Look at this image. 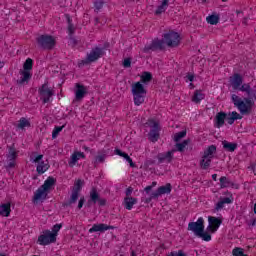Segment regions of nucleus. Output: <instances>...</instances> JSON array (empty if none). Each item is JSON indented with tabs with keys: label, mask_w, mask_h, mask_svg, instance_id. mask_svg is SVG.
Segmentation results:
<instances>
[{
	"label": "nucleus",
	"mask_w": 256,
	"mask_h": 256,
	"mask_svg": "<svg viewBox=\"0 0 256 256\" xmlns=\"http://www.w3.org/2000/svg\"><path fill=\"white\" fill-rule=\"evenodd\" d=\"M230 83L235 91H241L247 95V97H244L242 100L237 94H232L231 100L234 107L238 109L240 115H251V111H253V107H255V100H253L255 90L251 88V84H243V76L239 73H235L230 77Z\"/></svg>",
	"instance_id": "nucleus-1"
},
{
	"label": "nucleus",
	"mask_w": 256,
	"mask_h": 256,
	"mask_svg": "<svg viewBox=\"0 0 256 256\" xmlns=\"http://www.w3.org/2000/svg\"><path fill=\"white\" fill-rule=\"evenodd\" d=\"M53 185H55V178L48 177L47 180H45L44 184L36 190L33 197L34 203H37V201H45Z\"/></svg>",
	"instance_id": "nucleus-2"
},
{
	"label": "nucleus",
	"mask_w": 256,
	"mask_h": 256,
	"mask_svg": "<svg viewBox=\"0 0 256 256\" xmlns=\"http://www.w3.org/2000/svg\"><path fill=\"white\" fill-rule=\"evenodd\" d=\"M132 95L134 97V104L139 107L145 103V95H147V90L141 82H136L132 85Z\"/></svg>",
	"instance_id": "nucleus-3"
},
{
	"label": "nucleus",
	"mask_w": 256,
	"mask_h": 256,
	"mask_svg": "<svg viewBox=\"0 0 256 256\" xmlns=\"http://www.w3.org/2000/svg\"><path fill=\"white\" fill-rule=\"evenodd\" d=\"M36 43L40 49L44 51H51L55 49V45H57V41L55 38L48 34H42L36 38Z\"/></svg>",
	"instance_id": "nucleus-4"
},
{
	"label": "nucleus",
	"mask_w": 256,
	"mask_h": 256,
	"mask_svg": "<svg viewBox=\"0 0 256 256\" xmlns=\"http://www.w3.org/2000/svg\"><path fill=\"white\" fill-rule=\"evenodd\" d=\"M104 55L105 49L96 46L92 48L90 53L87 54L85 60H82L79 63V67H81V65H89V63H95V61H99V59H101V57H104Z\"/></svg>",
	"instance_id": "nucleus-5"
},
{
	"label": "nucleus",
	"mask_w": 256,
	"mask_h": 256,
	"mask_svg": "<svg viewBox=\"0 0 256 256\" xmlns=\"http://www.w3.org/2000/svg\"><path fill=\"white\" fill-rule=\"evenodd\" d=\"M163 41L168 47H179V43H181V36L179 33L171 30L163 35Z\"/></svg>",
	"instance_id": "nucleus-6"
},
{
	"label": "nucleus",
	"mask_w": 256,
	"mask_h": 256,
	"mask_svg": "<svg viewBox=\"0 0 256 256\" xmlns=\"http://www.w3.org/2000/svg\"><path fill=\"white\" fill-rule=\"evenodd\" d=\"M38 93L40 95V99L45 105V103H49L51 99L53 98V95H55V91L53 89L49 88L48 83H44L39 89Z\"/></svg>",
	"instance_id": "nucleus-7"
},
{
	"label": "nucleus",
	"mask_w": 256,
	"mask_h": 256,
	"mask_svg": "<svg viewBox=\"0 0 256 256\" xmlns=\"http://www.w3.org/2000/svg\"><path fill=\"white\" fill-rule=\"evenodd\" d=\"M188 231H192L196 237L202 233V231H205V220L203 217L198 218L196 222H190L188 224Z\"/></svg>",
	"instance_id": "nucleus-8"
},
{
	"label": "nucleus",
	"mask_w": 256,
	"mask_h": 256,
	"mask_svg": "<svg viewBox=\"0 0 256 256\" xmlns=\"http://www.w3.org/2000/svg\"><path fill=\"white\" fill-rule=\"evenodd\" d=\"M97 203L98 205H100V207H105V205H107V200L101 198L96 188H92V190L90 191V199L88 200V205L91 206Z\"/></svg>",
	"instance_id": "nucleus-9"
},
{
	"label": "nucleus",
	"mask_w": 256,
	"mask_h": 256,
	"mask_svg": "<svg viewBox=\"0 0 256 256\" xmlns=\"http://www.w3.org/2000/svg\"><path fill=\"white\" fill-rule=\"evenodd\" d=\"M165 49L164 40L159 38L154 39L149 45H146L143 49L144 53H149L150 51H163Z\"/></svg>",
	"instance_id": "nucleus-10"
},
{
	"label": "nucleus",
	"mask_w": 256,
	"mask_h": 256,
	"mask_svg": "<svg viewBox=\"0 0 256 256\" xmlns=\"http://www.w3.org/2000/svg\"><path fill=\"white\" fill-rule=\"evenodd\" d=\"M57 238H55V234H52L51 231L46 230L42 235L38 237L39 245H51V243H55Z\"/></svg>",
	"instance_id": "nucleus-11"
},
{
	"label": "nucleus",
	"mask_w": 256,
	"mask_h": 256,
	"mask_svg": "<svg viewBox=\"0 0 256 256\" xmlns=\"http://www.w3.org/2000/svg\"><path fill=\"white\" fill-rule=\"evenodd\" d=\"M43 155H38L34 160L33 163H38L36 171L39 175H43L45 171L49 169V162L42 161Z\"/></svg>",
	"instance_id": "nucleus-12"
},
{
	"label": "nucleus",
	"mask_w": 256,
	"mask_h": 256,
	"mask_svg": "<svg viewBox=\"0 0 256 256\" xmlns=\"http://www.w3.org/2000/svg\"><path fill=\"white\" fill-rule=\"evenodd\" d=\"M171 185L168 183L165 186H160L155 192L150 195V199H158L161 195H169L171 193Z\"/></svg>",
	"instance_id": "nucleus-13"
},
{
	"label": "nucleus",
	"mask_w": 256,
	"mask_h": 256,
	"mask_svg": "<svg viewBox=\"0 0 256 256\" xmlns=\"http://www.w3.org/2000/svg\"><path fill=\"white\" fill-rule=\"evenodd\" d=\"M176 152H177V150L172 149L168 152L158 154V156H157L158 162L159 163H171V161H173V155Z\"/></svg>",
	"instance_id": "nucleus-14"
},
{
	"label": "nucleus",
	"mask_w": 256,
	"mask_h": 256,
	"mask_svg": "<svg viewBox=\"0 0 256 256\" xmlns=\"http://www.w3.org/2000/svg\"><path fill=\"white\" fill-rule=\"evenodd\" d=\"M208 227L207 230L211 231V233H215V231H217V229H219V227H221V219L217 218V217H213V216H209L208 217Z\"/></svg>",
	"instance_id": "nucleus-15"
},
{
	"label": "nucleus",
	"mask_w": 256,
	"mask_h": 256,
	"mask_svg": "<svg viewBox=\"0 0 256 256\" xmlns=\"http://www.w3.org/2000/svg\"><path fill=\"white\" fill-rule=\"evenodd\" d=\"M109 229H113V226L103 223L94 224L92 228L89 229V233H105V231H109Z\"/></svg>",
	"instance_id": "nucleus-16"
},
{
	"label": "nucleus",
	"mask_w": 256,
	"mask_h": 256,
	"mask_svg": "<svg viewBox=\"0 0 256 256\" xmlns=\"http://www.w3.org/2000/svg\"><path fill=\"white\" fill-rule=\"evenodd\" d=\"M226 119H227V113L218 112L214 118L215 127H217L218 129H221V127H223V125H225Z\"/></svg>",
	"instance_id": "nucleus-17"
},
{
	"label": "nucleus",
	"mask_w": 256,
	"mask_h": 256,
	"mask_svg": "<svg viewBox=\"0 0 256 256\" xmlns=\"http://www.w3.org/2000/svg\"><path fill=\"white\" fill-rule=\"evenodd\" d=\"M87 95V88L79 83L76 84L75 99L81 101Z\"/></svg>",
	"instance_id": "nucleus-18"
},
{
	"label": "nucleus",
	"mask_w": 256,
	"mask_h": 256,
	"mask_svg": "<svg viewBox=\"0 0 256 256\" xmlns=\"http://www.w3.org/2000/svg\"><path fill=\"white\" fill-rule=\"evenodd\" d=\"M233 203V196L230 195L229 197L220 198V201L217 202L215 206L216 211H221L225 205H231Z\"/></svg>",
	"instance_id": "nucleus-19"
},
{
	"label": "nucleus",
	"mask_w": 256,
	"mask_h": 256,
	"mask_svg": "<svg viewBox=\"0 0 256 256\" xmlns=\"http://www.w3.org/2000/svg\"><path fill=\"white\" fill-rule=\"evenodd\" d=\"M79 159H85V153L74 152L71 155L70 160L68 162L69 167H75V165H77V161H79Z\"/></svg>",
	"instance_id": "nucleus-20"
},
{
	"label": "nucleus",
	"mask_w": 256,
	"mask_h": 256,
	"mask_svg": "<svg viewBox=\"0 0 256 256\" xmlns=\"http://www.w3.org/2000/svg\"><path fill=\"white\" fill-rule=\"evenodd\" d=\"M20 75V79L17 80L19 85H23V83H29V81H31V77H33V74H31V72L28 70L20 71Z\"/></svg>",
	"instance_id": "nucleus-21"
},
{
	"label": "nucleus",
	"mask_w": 256,
	"mask_h": 256,
	"mask_svg": "<svg viewBox=\"0 0 256 256\" xmlns=\"http://www.w3.org/2000/svg\"><path fill=\"white\" fill-rule=\"evenodd\" d=\"M238 119H243V116L237 113V111L226 114V122L228 123V125H233V123H235V121H237Z\"/></svg>",
	"instance_id": "nucleus-22"
},
{
	"label": "nucleus",
	"mask_w": 256,
	"mask_h": 256,
	"mask_svg": "<svg viewBox=\"0 0 256 256\" xmlns=\"http://www.w3.org/2000/svg\"><path fill=\"white\" fill-rule=\"evenodd\" d=\"M123 205L127 211H131V209H133V205H137V198L125 197Z\"/></svg>",
	"instance_id": "nucleus-23"
},
{
	"label": "nucleus",
	"mask_w": 256,
	"mask_h": 256,
	"mask_svg": "<svg viewBox=\"0 0 256 256\" xmlns=\"http://www.w3.org/2000/svg\"><path fill=\"white\" fill-rule=\"evenodd\" d=\"M205 99V93L202 90H195L192 96L193 103L199 104Z\"/></svg>",
	"instance_id": "nucleus-24"
},
{
	"label": "nucleus",
	"mask_w": 256,
	"mask_h": 256,
	"mask_svg": "<svg viewBox=\"0 0 256 256\" xmlns=\"http://www.w3.org/2000/svg\"><path fill=\"white\" fill-rule=\"evenodd\" d=\"M215 153H217V146L210 145L204 150L203 156L213 159L215 157Z\"/></svg>",
	"instance_id": "nucleus-25"
},
{
	"label": "nucleus",
	"mask_w": 256,
	"mask_h": 256,
	"mask_svg": "<svg viewBox=\"0 0 256 256\" xmlns=\"http://www.w3.org/2000/svg\"><path fill=\"white\" fill-rule=\"evenodd\" d=\"M0 215L2 217H9V215H11V204L10 203L0 205Z\"/></svg>",
	"instance_id": "nucleus-26"
},
{
	"label": "nucleus",
	"mask_w": 256,
	"mask_h": 256,
	"mask_svg": "<svg viewBox=\"0 0 256 256\" xmlns=\"http://www.w3.org/2000/svg\"><path fill=\"white\" fill-rule=\"evenodd\" d=\"M146 129H159V120L151 118L144 124Z\"/></svg>",
	"instance_id": "nucleus-27"
},
{
	"label": "nucleus",
	"mask_w": 256,
	"mask_h": 256,
	"mask_svg": "<svg viewBox=\"0 0 256 256\" xmlns=\"http://www.w3.org/2000/svg\"><path fill=\"white\" fill-rule=\"evenodd\" d=\"M167 7H169V0H163L161 5H159L155 10V15H161L162 13H165V11H167Z\"/></svg>",
	"instance_id": "nucleus-28"
},
{
	"label": "nucleus",
	"mask_w": 256,
	"mask_h": 256,
	"mask_svg": "<svg viewBox=\"0 0 256 256\" xmlns=\"http://www.w3.org/2000/svg\"><path fill=\"white\" fill-rule=\"evenodd\" d=\"M153 81V74L151 72H143L140 76V83L147 85V83H151Z\"/></svg>",
	"instance_id": "nucleus-29"
},
{
	"label": "nucleus",
	"mask_w": 256,
	"mask_h": 256,
	"mask_svg": "<svg viewBox=\"0 0 256 256\" xmlns=\"http://www.w3.org/2000/svg\"><path fill=\"white\" fill-rule=\"evenodd\" d=\"M222 145H223V149H225V151H229L230 153H233V151L237 149V143L229 142L226 140L222 142Z\"/></svg>",
	"instance_id": "nucleus-30"
},
{
	"label": "nucleus",
	"mask_w": 256,
	"mask_h": 256,
	"mask_svg": "<svg viewBox=\"0 0 256 256\" xmlns=\"http://www.w3.org/2000/svg\"><path fill=\"white\" fill-rule=\"evenodd\" d=\"M116 155H119L120 157H124V159L129 163L130 167H135V163H133V159H131V157H129V154L116 149L115 150Z\"/></svg>",
	"instance_id": "nucleus-31"
},
{
	"label": "nucleus",
	"mask_w": 256,
	"mask_h": 256,
	"mask_svg": "<svg viewBox=\"0 0 256 256\" xmlns=\"http://www.w3.org/2000/svg\"><path fill=\"white\" fill-rule=\"evenodd\" d=\"M211 161H213V158L202 156V159L200 160L201 169L207 170L209 167H211Z\"/></svg>",
	"instance_id": "nucleus-32"
},
{
	"label": "nucleus",
	"mask_w": 256,
	"mask_h": 256,
	"mask_svg": "<svg viewBox=\"0 0 256 256\" xmlns=\"http://www.w3.org/2000/svg\"><path fill=\"white\" fill-rule=\"evenodd\" d=\"M233 185H235L233 182L230 181L229 178L222 176L220 178V187L221 189H225L227 187H233Z\"/></svg>",
	"instance_id": "nucleus-33"
},
{
	"label": "nucleus",
	"mask_w": 256,
	"mask_h": 256,
	"mask_svg": "<svg viewBox=\"0 0 256 256\" xmlns=\"http://www.w3.org/2000/svg\"><path fill=\"white\" fill-rule=\"evenodd\" d=\"M148 139L149 141H152V143H155L159 140V130L158 129H152L148 133Z\"/></svg>",
	"instance_id": "nucleus-34"
},
{
	"label": "nucleus",
	"mask_w": 256,
	"mask_h": 256,
	"mask_svg": "<svg viewBox=\"0 0 256 256\" xmlns=\"http://www.w3.org/2000/svg\"><path fill=\"white\" fill-rule=\"evenodd\" d=\"M17 127L18 129H25V127H31V122L25 118V117H22L20 118L18 124H17Z\"/></svg>",
	"instance_id": "nucleus-35"
},
{
	"label": "nucleus",
	"mask_w": 256,
	"mask_h": 256,
	"mask_svg": "<svg viewBox=\"0 0 256 256\" xmlns=\"http://www.w3.org/2000/svg\"><path fill=\"white\" fill-rule=\"evenodd\" d=\"M78 199H79V192H77V190H72L70 199L66 205L70 207V205H74V203H77Z\"/></svg>",
	"instance_id": "nucleus-36"
},
{
	"label": "nucleus",
	"mask_w": 256,
	"mask_h": 256,
	"mask_svg": "<svg viewBox=\"0 0 256 256\" xmlns=\"http://www.w3.org/2000/svg\"><path fill=\"white\" fill-rule=\"evenodd\" d=\"M206 21L210 25H217L219 23V15L212 14L206 18Z\"/></svg>",
	"instance_id": "nucleus-37"
},
{
	"label": "nucleus",
	"mask_w": 256,
	"mask_h": 256,
	"mask_svg": "<svg viewBox=\"0 0 256 256\" xmlns=\"http://www.w3.org/2000/svg\"><path fill=\"white\" fill-rule=\"evenodd\" d=\"M187 145H189V140H184L182 143H176L175 151H179L180 153H183V151H185V147H187Z\"/></svg>",
	"instance_id": "nucleus-38"
},
{
	"label": "nucleus",
	"mask_w": 256,
	"mask_h": 256,
	"mask_svg": "<svg viewBox=\"0 0 256 256\" xmlns=\"http://www.w3.org/2000/svg\"><path fill=\"white\" fill-rule=\"evenodd\" d=\"M107 157V151L102 150L101 153L96 156V163H105V159Z\"/></svg>",
	"instance_id": "nucleus-39"
},
{
	"label": "nucleus",
	"mask_w": 256,
	"mask_h": 256,
	"mask_svg": "<svg viewBox=\"0 0 256 256\" xmlns=\"http://www.w3.org/2000/svg\"><path fill=\"white\" fill-rule=\"evenodd\" d=\"M23 69L24 71H31V69H33V59L31 58L26 59L23 65Z\"/></svg>",
	"instance_id": "nucleus-40"
},
{
	"label": "nucleus",
	"mask_w": 256,
	"mask_h": 256,
	"mask_svg": "<svg viewBox=\"0 0 256 256\" xmlns=\"http://www.w3.org/2000/svg\"><path fill=\"white\" fill-rule=\"evenodd\" d=\"M186 135H187V131L185 130L174 134L175 143H179V141H181V139H183Z\"/></svg>",
	"instance_id": "nucleus-41"
},
{
	"label": "nucleus",
	"mask_w": 256,
	"mask_h": 256,
	"mask_svg": "<svg viewBox=\"0 0 256 256\" xmlns=\"http://www.w3.org/2000/svg\"><path fill=\"white\" fill-rule=\"evenodd\" d=\"M197 237H200L203 241H211V234H209V232H205V230L200 232Z\"/></svg>",
	"instance_id": "nucleus-42"
},
{
	"label": "nucleus",
	"mask_w": 256,
	"mask_h": 256,
	"mask_svg": "<svg viewBox=\"0 0 256 256\" xmlns=\"http://www.w3.org/2000/svg\"><path fill=\"white\" fill-rule=\"evenodd\" d=\"M232 254L234 256H249L247 254H244L243 248L236 247L233 249Z\"/></svg>",
	"instance_id": "nucleus-43"
},
{
	"label": "nucleus",
	"mask_w": 256,
	"mask_h": 256,
	"mask_svg": "<svg viewBox=\"0 0 256 256\" xmlns=\"http://www.w3.org/2000/svg\"><path fill=\"white\" fill-rule=\"evenodd\" d=\"M8 159L9 160L17 159V151H15V148L10 147L8 152Z\"/></svg>",
	"instance_id": "nucleus-44"
},
{
	"label": "nucleus",
	"mask_w": 256,
	"mask_h": 256,
	"mask_svg": "<svg viewBox=\"0 0 256 256\" xmlns=\"http://www.w3.org/2000/svg\"><path fill=\"white\" fill-rule=\"evenodd\" d=\"M83 187V181L82 180H77L72 191H77L78 193L81 192V188Z\"/></svg>",
	"instance_id": "nucleus-45"
},
{
	"label": "nucleus",
	"mask_w": 256,
	"mask_h": 256,
	"mask_svg": "<svg viewBox=\"0 0 256 256\" xmlns=\"http://www.w3.org/2000/svg\"><path fill=\"white\" fill-rule=\"evenodd\" d=\"M62 227L63 226L61 224H56L53 226L51 234L55 235V239H57V233H59V231H61Z\"/></svg>",
	"instance_id": "nucleus-46"
},
{
	"label": "nucleus",
	"mask_w": 256,
	"mask_h": 256,
	"mask_svg": "<svg viewBox=\"0 0 256 256\" xmlns=\"http://www.w3.org/2000/svg\"><path fill=\"white\" fill-rule=\"evenodd\" d=\"M103 5H105V1L103 0H95L94 1V7L97 9V11L103 9Z\"/></svg>",
	"instance_id": "nucleus-47"
},
{
	"label": "nucleus",
	"mask_w": 256,
	"mask_h": 256,
	"mask_svg": "<svg viewBox=\"0 0 256 256\" xmlns=\"http://www.w3.org/2000/svg\"><path fill=\"white\" fill-rule=\"evenodd\" d=\"M78 43L79 42L77 41V39L75 37L70 36L69 41H68V45H70V47H77Z\"/></svg>",
	"instance_id": "nucleus-48"
},
{
	"label": "nucleus",
	"mask_w": 256,
	"mask_h": 256,
	"mask_svg": "<svg viewBox=\"0 0 256 256\" xmlns=\"http://www.w3.org/2000/svg\"><path fill=\"white\" fill-rule=\"evenodd\" d=\"M168 256H187L183 250L173 251L168 254Z\"/></svg>",
	"instance_id": "nucleus-49"
},
{
	"label": "nucleus",
	"mask_w": 256,
	"mask_h": 256,
	"mask_svg": "<svg viewBox=\"0 0 256 256\" xmlns=\"http://www.w3.org/2000/svg\"><path fill=\"white\" fill-rule=\"evenodd\" d=\"M123 67H125L126 69L131 67V58H125L124 59Z\"/></svg>",
	"instance_id": "nucleus-50"
},
{
	"label": "nucleus",
	"mask_w": 256,
	"mask_h": 256,
	"mask_svg": "<svg viewBox=\"0 0 256 256\" xmlns=\"http://www.w3.org/2000/svg\"><path fill=\"white\" fill-rule=\"evenodd\" d=\"M61 129H55L52 132V139H57V137H59V134L61 133Z\"/></svg>",
	"instance_id": "nucleus-51"
},
{
	"label": "nucleus",
	"mask_w": 256,
	"mask_h": 256,
	"mask_svg": "<svg viewBox=\"0 0 256 256\" xmlns=\"http://www.w3.org/2000/svg\"><path fill=\"white\" fill-rule=\"evenodd\" d=\"M186 78L188 81H190L191 83H193V81H195V74L193 73H187Z\"/></svg>",
	"instance_id": "nucleus-52"
},
{
	"label": "nucleus",
	"mask_w": 256,
	"mask_h": 256,
	"mask_svg": "<svg viewBox=\"0 0 256 256\" xmlns=\"http://www.w3.org/2000/svg\"><path fill=\"white\" fill-rule=\"evenodd\" d=\"M68 33L70 36H73V33H75V27L73 24L68 25Z\"/></svg>",
	"instance_id": "nucleus-53"
},
{
	"label": "nucleus",
	"mask_w": 256,
	"mask_h": 256,
	"mask_svg": "<svg viewBox=\"0 0 256 256\" xmlns=\"http://www.w3.org/2000/svg\"><path fill=\"white\" fill-rule=\"evenodd\" d=\"M83 205H85V197H81L78 202V209H82Z\"/></svg>",
	"instance_id": "nucleus-54"
},
{
	"label": "nucleus",
	"mask_w": 256,
	"mask_h": 256,
	"mask_svg": "<svg viewBox=\"0 0 256 256\" xmlns=\"http://www.w3.org/2000/svg\"><path fill=\"white\" fill-rule=\"evenodd\" d=\"M10 162L6 166V169H13L15 167V159L9 160Z\"/></svg>",
	"instance_id": "nucleus-55"
},
{
	"label": "nucleus",
	"mask_w": 256,
	"mask_h": 256,
	"mask_svg": "<svg viewBox=\"0 0 256 256\" xmlns=\"http://www.w3.org/2000/svg\"><path fill=\"white\" fill-rule=\"evenodd\" d=\"M133 193V188H127L126 190V197H129Z\"/></svg>",
	"instance_id": "nucleus-56"
},
{
	"label": "nucleus",
	"mask_w": 256,
	"mask_h": 256,
	"mask_svg": "<svg viewBox=\"0 0 256 256\" xmlns=\"http://www.w3.org/2000/svg\"><path fill=\"white\" fill-rule=\"evenodd\" d=\"M153 189V186H147L145 189H144V191L146 192V193H149V191H151Z\"/></svg>",
	"instance_id": "nucleus-57"
},
{
	"label": "nucleus",
	"mask_w": 256,
	"mask_h": 256,
	"mask_svg": "<svg viewBox=\"0 0 256 256\" xmlns=\"http://www.w3.org/2000/svg\"><path fill=\"white\" fill-rule=\"evenodd\" d=\"M67 22H68V25H73V20L69 16H67Z\"/></svg>",
	"instance_id": "nucleus-58"
},
{
	"label": "nucleus",
	"mask_w": 256,
	"mask_h": 256,
	"mask_svg": "<svg viewBox=\"0 0 256 256\" xmlns=\"http://www.w3.org/2000/svg\"><path fill=\"white\" fill-rule=\"evenodd\" d=\"M212 179H213V181H217V174H213Z\"/></svg>",
	"instance_id": "nucleus-59"
},
{
	"label": "nucleus",
	"mask_w": 256,
	"mask_h": 256,
	"mask_svg": "<svg viewBox=\"0 0 256 256\" xmlns=\"http://www.w3.org/2000/svg\"><path fill=\"white\" fill-rule=\"evenodd\" d=\"M242 23H243V25H247V18H244Z\"/></svg>",
	"instance_id": "nucleus-60"
},
{
	"label": "nucleus",
	"mask_w": 256,
	"mask_h": 256,
	"mask_svg": "<svg viewBox=\"0 0 256 256\" xmlns=\"http://www.w3.org/2000/svg\"><path fill=\"white\" fill-rule=\"evenodd\" d=\"M189 87L190 89H195V85L193 83H190Z\"/></svg>",
	"instance_id": "nucleus-61"
},
{
	"label": "nucleus",
	"mask_w": 256,
	"mask_h": 256,
	"mask_svg": "<svg viewBox=\"0 0 256 256\" xmlns=\"http://www.w3.org/2000/svg\"><path fill=\"white\" fill-rule=\"evenodd\" d=\"M255 224H256V219L252 220L251 225H252L253 227H255Z\"/></svg>",
	"instance_id": "nucleus-62"
},
{
	"label": "nucleus",
	"mask_w": 256,
	"mask_h": 256,
	"mask_svg": "<svg viewBox=\"0 0 256 256\" xmlns=\"http://www.w3.org/2000/svg\"><path fill=\"white\" fill-rule=\"evenodd\" d=\"M65 126H55L54 129H63Z\"/></svg>",
	"instance_id": "nucleus-63"
},
{
	"label": "nucleus",
	"mask_w": 256,
	"mask_h": 256,
	"mask_svg": "<svg viewBox=\"0 0 256 256\" xmlns=\"http://www.w3.org/2000/svg\"><path fill=\"white\" fill-rule=\"evenodd\" d=\"M254 213H255V215H256V203H255V205H254Z\"/></svg>",
	"instance_id": "nucleus-64"
}]
</instances>
